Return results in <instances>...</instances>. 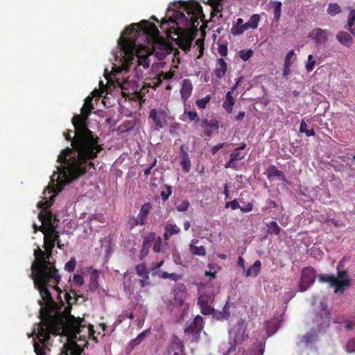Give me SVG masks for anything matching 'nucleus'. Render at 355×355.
Listing matches in <instances>:
<instances>
[{
    "label": "nucleus",
    "mask_w": 355,
    "mask_h": 355,
    "mask_svg": "<svg viewBox=\"0 0 355 355\" xmlns=\"http://www.w3.org/2000/svg\"><path fill=\"white\" fill-rule=\"evenodd\" d=\"M92 97L87 96L81 108V114L73 116L71 123L76 128V137L72 148L62 150L58 157L60 166L58 170L69 180H76L94 166L92 162L103 150L100 139L91 131L87 121L94 106Z\"/></svg>",
    "instance_id": "f257e3e1"
},
{
    "label": "nucleus",
    "mask_w": 355,
    "mask_h": 355,
    "mask_svg": "<svg viewBox=\"0 0 355 355\" xmlns=\"http://www.w3.org/2000/svg\"><path fill=\"white\" fill-rule=\"evenodd\" d=\"M173 17H170L168 20H162L161 28L164 29L166 24H175L176 27L172 26L166 30V35L177 36V38L173 39L175 44L183 51H187L191 49L194 33L198 31V20L205 19L202 8L194 0L188 2L180 1L173 3Z\"/></svg>",
    "instance_id": "f03ea898"
},
{
    "label": "nucleus",
    "mask_w": 355,
    "mask_h": 355,
    "mask_svg": "<svg viewBox=\"0 0 355 355\" xmlns=\"http://www.w3.org/2000/svg\"><path fill=\"white\" fill-rule=\"evenodd\" d=\"M43 247L44 250L40 247L34 250L35 261L31 265V277L33 279L35 287L40 291V295H42L48 303L52 304L53 297L48 287H52L60 295L62 290L58 284L61 279V276L55 268V263L50 261L55 247L53 241L44 239Z\"/></svg>",
    "instance_id": "7ed1b4c3"
},
{
    "label": "nucleus",
    "mask_w": 355,
    "mask_h": 355,
    "mask_svg": "<svg viewBox=\"0 0 355 355\" xmlns=\"http://www.w3.org/2000/svg\"><path fill=\"white\" fill-rule=\"evenodd\" d=\"M42 301L40 302L41 305L40 315L42 320L38 324L37 338L40 342L44 345L50 339L51 334H64L77 337L78 332L72 329L66 323V318L57 316L51 312L55 308V302L53 300V303H48L41 295Z\"/></svg>",
    "instance_id": "20e7f679"
},
{
    "label": "nucleus",
    "mask_w": 355,
    "mask_h": 355,
    "mask_svg": "<svg viewBox=\"0 0 355 355\" xmlns=\"http://www.w3.org/2000/svg\"><path fill=\"white\" fill-rule=\"evenodd\" d=\"M159 33L158 29L153 23L147 20H142L140 23H133L128 26L123 32L119 40V44L123 51L126 67H129V63L135 59V53L138 46L141 44L138 41L140 35H143L144 40H148L150 35Z\"/></svg>",
    "instance_id": "39448f33"
},
{
    "label": "nucleus",
    "mask_w": 355,
    "mask_h": 355,
    "mask_svg": "<svg viewBox=\"0 0 355 355\" xmlns=\"http://www.w3.org/2000/svg\"><path fill=\"white\" fill-rule=\"evenodd\" d=\"M64 300L67 302L68 306L64 308L62 311H60L57 309V305H55V308L51 311L53 313H54L57 316H62L66 318V323L71 327L72 329L77 330L78 334L82 331V328H87V333L89 336H92L94 340H96V338L94 337L95 331L94 330V327L92 324H89L88 327H86L85 320L84 319H80V318H75L73 315H71V306L73 303H76L77 299L71 296L70 293L66 292L64 293Z\"/></svg>",
    "instance_id": "423d86ee"
},
{
    "label": "nucleus",
    "mask_w": 355,
    "mask_h": 355,
    "mask_svg": "<svg viewBox=\"0 0 355 355\" xmlns=\"http://www.w3.org/2000/svg\"><path fill=\"white\" fill-rule=\"evenodd\" d=\"M337 269L336 275L334 274H320L318 277V281L321 284H328L329 288H334L335 294L342 295L350 287L351 279L347 270H340L338 266Z\"/></svg>",
    "instance_id": "0eeeda50"
},
{
    "label": "nucleus",
    "mask_w": 355,
    "mask_h": 355,
    "mask_svg": "<svg viewBox=\"0 0 355 355\" xmlns=\"http://www.w3.org/2000/svg\"><path fill=\"white\" fill-rule=\"evenodd\" d=\"M247 323L244 319H240L237 323L229 331L230 339H233V343H230L232 345L227 352L228 355L232 351L236 350V345L243 342L248 338V334L246 332Z\"/></svg>",
    "instance_id": "6e6552de"
},
{
    "label": "nucleus",
    "mask_w": 355,
    "mask_h": 355,
    "mask_svg": "<svg viewBox=\"0 0 355 355\" xmlns=\"http://www.w3.org/2000/svg\"><path fill=\"white\" fill-rule=\"evenodd\" d=\"M203 327L202 317L197 315L191 322L188 323L184 329L185 335L189 338L191 342H197L200 338Z\"/></svg>",
    "instance_id": "1a4fd4ad"
},
{
    "label": "nucleus",
    "mask_w": 355,
    "mask_h": 355,
    "mask_svg": "<svg viewBox=\"0 0 355 355\" xmlns=\"http://www.w3.org/2000/svg\"><path fill=\"white\" fill-rule=\"evenodd\" d=\"M316 270L312 267H305L302 270L300 282L299 285L300 291L304 292L315 281Z\"/></svg>",
    "instance_id": "9d476101"
},
{
    "label": "nucleus",
    "mask_w": 355,
    "mask_h": 355,
    "mask_svg": "<svg viewBox=\"0 0 355 355\" xmlns=\"http://www.w3.org/2000/svg\"><path fill=\"white\" fill-rule=\"evenodd\" d=\"M214 301V295L213 294H205L200 291L198 304L200 306L201 312L204 315H209L212 313L214 309L211 304Z\"/></svg>",
    "instance_id": "9b49d317"
},
{
    "label": "nucleus",
    "mask_w": 355,
    "mask_h": 355,
    "mask_svg": "<svg viewBox=\"0 0 355 355\" xmlns=\"http://www.w3.org/2000/svg\"><path fill=\"white\" fill-rule=\"evenodd\" d=\"M329 32L321 28H313L308 35V37L313 40L316 46L324 45L328 41Z\"/></svg>",
    "instance_id": "f8f14e48"
},
{
    "label": "nucleus",
    "mask_w": 355,
    "mask_h": 355,
    "mask_svg": "<svg viewBox=\"0 0 355 355\" xmlns=\"http://www.w3.org/2000/svg\"><path fill=\"white\" fill-rule=\"evenodd\" d=\"M245 144H243L234 150L230 155V159L225 165V168H232L235 170L239 168V162L245 157V153L241 150H244Z\"/></svg>",
    "instance_id": "ddd939ff"
},
{
    "label": "nucleus",
    "mask_w": 355,
    "mask_h": 355,
    "mask_svg": "<svg viewBox=\"0 0 355 355\" xmlns=\"http://www.w3.org/2000/svg\"><path fill=\"white\" fill-rule=\"evenodd\" d=\"M201 127L203 130L204 135L206 136H211L216 132L219 128V123L216 119H202L201 121Z\"/></svg>",
    "instance_id": "4468645a"
},
{
    "label": "nucleus",
    "mask_w": 355,
    "mask_h": 355,
    "mask_svg": "<svg viewBox=\"0 0 355 355\" xmlns=\"http://www.w3.org/2000/svg\"><path fill=\"white\" fill-rule=\"evenodd\" d=\"M154 241H155V232H151L144 238L140 254L141 259H144L148 254L150 248Z\"/></svg>",
    "instance_id": "2eb2a0df"
},
{
    "label": "nucleus",
    "mask_w": 355,
    "mask_h": 355,
    "mask_svg": "<svg viewBox=\"0 0 355 355\" xmlns=\"http://www.w3.org/2000/svg\"><path fill=\"white\" fill-rule=\"evenodd\" d=\"M149 117L153 119L157 130L163 128L166 124L165 114L164 112L158 113L156 109H152L150 111Z\"/></svg>",
    "instance_id": "dca6fc26"
},
{
    "label": "nucleus",
    "mask_w": 355,
    "mask_h": 355,
    "mask_svg": "<svg viewBox=\"0 0 355 355\" xmlns=\"http://www.w3.org/2000/svg\"><path fill=\"white\" fill-rule=\"evenodd\" d=\"M168 354H174V352H178L179 353L185 352V347L182 340L177 336H173L171 343L167 347Z\"/></svg>",
    "instance_id": "f3484780"
},
{
    "label": "nucleus",
    "mask_w": 355,
    "mask_h": 355,
    "mask_svg": "<svg viewBox=\"0 0 355 355\" xmlns=\"http://www.w3.org/2000/svg\"><path fill=\"white\" fill-rule=\"evenodd\" d=\"M180 165L184 172L188 173L191 169V161L188 153L185 150L184 146L181 145L180 148Z\"/></svg>",
    "instance_id": "a211bd4d"
},
{
    "label": "nucleus",
    "mask_w": 355,
    "mask_h": 355,
    "mask_svg": "<svg viewBox=\"0 0 355 355\" xmlns=\"http://www.w3.org/2000/svg\"><path fill=\"white\" fill-rule=\"evenodd\" d=\"M39 220L43 225H58V219L51 211H47L45 214L40 212L38 214Z\"/></svg>",
    "instance_id": "6ab92c4d"
},
{
    "label": "nucleus",
    "mask_w": 355,
    "mask_h": 355,
    "mask_svg": "<svg viewBox=\"0 0 355 355\" xmlns=\"http://www.w3.org/2000/svg\"><path fill=\"white\" fill-rule=\"evenodd\" d=\"M199 241L193 239L189 244V250L192 254L198 256H205L206 254V249L202 245H198Z\"/></svg>",
    "instance_id": "aec40b11"
},
{
    "label": "nucleus",
    "mask_w": 355,
    "mask_h": 355,
    "mask_svg": "<svg viewBox=\"0 0 355 355\" xmlns=\"http://www.w3.org/2000/svg\"><path fill=\"white\" fill-rule=\"evenodd\" d=\"M193 90V85L189 79H184L182 82L180 90L182 98L186 101L191 96Z\"/></svg>",
    "instance_id": "412c9836"
},
{
    "label": "nucleus",
    "mask_w": 355,
    "mask_h": 355,
    "mask_svg": "<svg viewBox=\"0 0 355 355\" xmlns=\"http://www.w3.org/2000/svg\"><path fill=\"white\" fill-rule=\"evenodd\" d=\"M175 76V71L170 70L168 72H160L156 77L153 79V87H158L162 83L163 80H170Z\"/></svg>",
    "instance_id": "4be33fe9"
},
{
    "label": "nucleus",
    "mask_w": 355,
    "mask_h": 355,
    "mask_svg": "<svg viewBox=\"0 0 355 355\" xmlns=\"http://www.w3.org/2000/svg\"><path fill=\"white\" fill-rule=\"evenodd\" d=\"M336 37L337 40L343 46L350 47L353 44V38L347 32L340 31L336 34Z\"/></svg>",
    "instance_id": "5701e85b"
},
{
    "label": "nucleus",
    "mask_w": 355,
    "mask_h": 355,
    "mask_svg": "<svg viewBox=\"0 0 355 355\" xmlns=\"http://www.w3.org/2000/svg\"><path fill=\"white\" fill-rule=\"evenodd\" d=\"M180 232V229L175 224L168 223L164 227V239L168 241L172 236L178 234Z\"/></svg>",
    "instance_id": "b1692460"
},
{
    "label": "nucleus",
    "mask_w": 355,
    "mask_h": 355,
    "mask_svg": "<svg viewBox=\"0 0 355 355\" xmlns=\"http://www.w3.org/2000/svg\"><path fill=\"white\" fill-rule=\"evenodd\" d=\"M153 275H157L159 277L166 279H170L173 281H178L182 279L183 275L182 274H178V273H168V272H161V271H155L153 272Z\"/></svg>",
    "instance_id": "393cba45"
},
{
    "label": "nucleus",
    "mask_w": 355,
    "mask_h": 355,
    "mask_svg": "<svg viewBox=\"0 0 355 355\" xmlns=\"http://www.w3.org/2000/svg\"><path fill=\"white\" fill-rule=\"evenodd\" d=\"M260 20V15L259 14H254L250 17L249 20L244 24L245 28H246L247 30H255L257 28Z\"/></svg>",
    "instance_id": "a878e982"
},
{
    "label": "nucleus",
    "mask_w": 355,
    "mask_h": 355,
    "mask_svg": "<svg viewBox=\"0 0 355 355\" xmlns=\"http://www.w3.org/2000/svg\"><path fill=\"white\" fill-rule=\"evenodd\" d=\"M151 208V204L147 202L143 205L140 209L139 213L137 216L141 221L144 222V224L146 223V220L148 218V216L150 211Z\"/></svg>",
    "instance_id": "bb28decb"
},
{
    "label": "nucleus",
    "mask_w": 355,
    "mask_h": 355,
    "mask_svg": "<svg viewBox=\"0 0 355 355\" xmlns=\"http://www.w3.org/2000/svg\"><path fill=\"white\" fill-rule=\"evenodd\" d=\"M149 55L146 54L141 55L139 54V51L137 52V67L136 69L137 70V68L140 66H142L144 69H148L150 67V61L148 59Z\"/></svg>",
    "instance_id": "cd10ccee"
},
{
    "label": "nucleus",
    "mask_w": 355,
    "mask_h": 355,
    "mask_svg": "<svg viewBox=\"0 0 355 355\" xmlns=\"http://www.w3.org/2000/svg\"><path fill=\"white\" fill-rule=\"evenodd\" d=\"M234 103V98L232 96V92L230 91L226 94L225 101L223 102V108L230 114L232 112V107Z\"/></svg>",
    "instance_id": "c85d7f7f"
},
{
    "label": "nucleus",
    "mask_w": 355,
    "mask_h": 355,
    "mask_svg": "<svg viewBox=\"0 0 355 355\" xmlns=\"http://www.w3.org/2000/svg\"><path fill=\"white\" fill-rule=\"evenodd\" d=\"M135 271L137 275L141 278L149 279V271L147 269L146 265L144 263L137 264L135 266Z\"/></svg>",
    "instance_id": "c756f323"
},
{
    "label": "nucleus",
    "mask_w": 355,
    "mask_h": 355,
    "mask_svg": "<svg viewBox=\"0 0 355 355\" xmlns=\"http://www.w3.org/2000/svg\"><path fill=\"white\" fill-rule=\"evenodd\" d=\"M342 12L340 6L337 3H331L327 8V13L331 16H335Z\"/></svg>",
    "instance_id": "7c9ffc66"
},
{
    "label": "nucleus",
    "mask_w": 355,
    "mask_h": 355,
    "mask_svg": "<svg viewBox=\"0 0 355 355\" xmlns=\"http://www.w3.org/2000/svg\"><path fill=\"white\" fill-rule=\"evenodd\" d=\"M267 227L268 229V233L272 234L276 236H278L281 232V228L277 223V222L272 220L268 224H267Z\"/></svg>",
    "instance_id": "2f4dec72"
},
{
    "label": "nucleus",
    "mask_w": 355,
    "mask_h": 355,
    "mask_svg": "<svg viewBox=\"0 0 355 355\" xmlns=\"http://www.w3.org/2000/svg\"><path fill=\"white\" fill-rule=\"evenodd\" d=\"M268 171V177H277L279 178H282L284 176V173L280 170L277 169V167L274 165H271L267 170Z\"/></svg>",
    "instance_id": "473e14b6"
},
{
    "label": "nucleus",
    "mask_w": 355,
    "mask_h": 355,
    "mask_svg": "<svg viewBox=\"0 0 355 355\" xmlns=\"http://www.w3.org/2000/svg\"><path fill=\"white\" fill-rule=\"evenodd\" d=\"M58 225H43L40 226L39 231L42 232L43 234H55L58 231L56 230Z\"/></svg>",
    "instance_id": "72a5a7b5"
},
{
    "label": "nucleus",
    "mask_w": 355,
    "mask_h": 355,
    "mask_svg": "<svg viewBox=\"0 0 355 355\" xmlns=\"http://www.w3.org/2000/svg\"><path fill=\"white\" fill-rule=\"evenodd\" d=\"M300 132L302 133H305L307 137L314 136L315 134L313 128L310 130L307 128V124L304 120H302L300 123Z\"/></svg>",
    "instance_id": "f704fd0d"
},
{
    "label": "nucleus",
    "mask_w": 355,
    "mask_h": 355,
    "mask_svg": "<svg viewBox=\"0 0 355 355\" xmlns=\"http://www.w3.org/2000/svg\"><path fill=\"white\" fill-rule=\"evenodd\" d=\"M144 225L145 224L144 223V222L141 221L138 216L130 217V218H129V219L128 220V226L130 230L133 229L134 227H135L137 225Z\"/></svg>",
    "instance_id": "c9c22d12"
},
{
    "label": "nucleus",
    "mask_w": 355,
    "mask_h": 355,
    "mask_svg": "<svg viewBox=\"0 0 355 355\" xmlns=\"http://www.w3.org/2000/svg\"><path fill=\"white\" fill-rule=\"evenodd\" d=\"M317 338L318 335L315 332H309L303 336L302 341L307 345L315 341Z\"/></svg>",
    "instance_id": "e433bc0d"
},
{
    "label": "nucleus",
    "mask_w": 355,
    "mask_h": 355,
    "mask_svg": "<svg viewBox=\"0 0 355 355\" xmlns=\"http://www.w3.org/2000/svg\"><path fill=\"white\" fill-rule=\"evenodd\" d=\"M316 317V322L320 324H323L329 318V312L326 309H323Z\"/></svg>",
    "instance_id": "4c0bfd02"
},
{
    "label": "nucleus",
    "mask_w": 355,
    "mask_h": 355,
    "mask_svg": "<svg viewBox=\"0 0 355 355\" xmlns=\"http://www.w3.org/2000/svg\"><path fill=\"white\" fill-rule=\"evenodd\" d=\"M211 96L209 95L206 96L205 98L198 99L196 101L197 107L200 109H204L206 107L207 103L210 101Z\"/></svg>",
    "instance_id": "58836bf2"
},
{
    "label": "nucleus",
    "mask_w": 355,
    "mask_h": 355,
    "mask_svg": "<svg viewBox=\"0 0 355 355\" xmlns=\"http://www.w3.org/2000/svg\"><path fill=\"white\" fill-rule=\"evenodd\" d=\"M247 31L246 28H245V25L243 26H238L234 24L231 28V33L234 35H241L244 31Z\"/></svg>",
    "instance_id": "ea45409f"
},
{
    "label": "nucleus",
    "mask_w": 355,
    "mask_h": 355,
    "mask_svg": "<svg viewBox=\"0 0 355 355\" xmlns=\"http://www.w3.org/2000/svg\"><path fill=\"white\" fill-rule=\"evenodd\" d=\"M282 12V3L280 1H276L274 7V19L278 21L280 19Z\"/></svg>",
    "instance_id": "a19ab883"
},
{
    "label": "nucleus",
    "mask_w": 355,
    "mask_h": 355,
    "mask_svg": "<svg viewBox=\"0 0 355 355\" xmlns=\"http://www.w3.org/2000/svg\"><path fill=\"white\" fill-rule=\"evenodd\" d=\"M76 263V260L74 258H71V259L65 263L64 270L69 272L74 271Z\"/></svg>",
    "instance_id": "79ce46f5"
},
{
    "label": "nucleus",
    "mask_w": 355,
    "mask_h": 355,
    "mask_svg": "<svg viewBox=\"0 0 355 355\" xmlns=\"http://www.w3.org/2000/svg\"><path fill=\"white\" fill-rule=\"evenodd\" d=\"M253 55V51L251 49L241 50L239 51V57L244 61L249 60Z\"/></svg>",
    "instance_id": "37998d69"
},
{
    "label": "nucleus",
    "mask_w": 355,
    "mask_h": 355,
    "mask_svg": "<svg viewBox=\"0 0 355 355\" xmlns=\"http://www.w3.org/2000/svg\"><path fill=\"white\" fill-rule=\"evenodd\" d=\"M316 62L313 60V56L312 55H309L308 56V60L306 63V70L308 72H311L313 70L315 66Z\"/></svg>",
    "instance_id": "c03bdc74"
},
{
    "label": "nucleus",
    "mask_w": 355,
    "mask_h": 355,
    "mask_svg": "<svg viewBox=\"0 0 355 355\" xmlns=\"http://www.w3.org/2000/svg\"><path fill=\"white\" fill-rule=\"evenodd\" d=\"M74 129H76L75 127H74ZM64 137L67 141H71V146H72V145H73L72 141H73V139L76 137V130H74V131L71 130H67L66 132H64ZM68 148H70L69 147H68Z\"/></svg>",
    "instance_id": "a18cd8bd"
},
{
    "label": "nucleus",
    "mask_w": 355,
    "mask_h": 355,
    "mask_svg": "<svg viewBox=\"0 0 355 355\" xmlns=\"http://www.w3.org/2000/svg\"><path fill=\"white\" fill-rule=\"evenodd\" d=\"M166 191H162L160 194L161 198L164 201H166L172 193V187L171 186L166 185Z\"/></svg>",
    "instance_id": "49530a36"
},
{
    "label": "nucleus",
    "mask_w": 355,
    "mask_h": 355,
    "mask_svg": "<svg viewBox=\"0 0 355 355\" xmlns=\"http://www.w3.org/2000/svg\"><path fill=\"white\" fill-rule=\"evenodd\" d=\"M162 241L160 237L155 236V241L153 242V250L155 252H159L162 250Z\"/></svg>",
    "instance_id": "de8ad7c7"
},
{
    "label": "nucleus",
    "mask_w": 355,
    "mask_h": 355,
    "mask_svg": "<svg viewBox=\"0 0 355 355\" xmlns=\"http://www.w3.org/2000/svg\"><path fill=\"white\" fill-rule=\"evenodd\" d=\"M189 205V202L187 200H184L176 205V209L178 211H185L188 209Z\"/></svg>",
    "instance_id": "09e8293b"
},
{
    "label": "nucleus",
    "mask_w": 355,
    "mask_h": 355,
    "mask_svg": "<svg viewBox=\"0 0 355 355\" xmlns=\"http://www.w3.org/2000/svg\"><path fill=\"white\" fill-rule=\"evenodd\" d=\"M34 351L37 355H45L44 347L40 345L36 341L34 340L33 343Z\"/></svg>",
    "instance_id": "8fccbe9b"
},
{
    "label": "nucleus",
    "mask_w": 355,
    "mask_h": 355,
    "mask_svg": "<svg viewBox=\"0 0 355 355\" xmlns=\"http://www.w3.org/2000/svg\"><path fill=\"white\" fill-rule=\"evenodd\" d=\"M355 21V10L352 9L347 17V26L352 27Z\"/></svg>",
    "instance_id": "3c124183"
},
{
    "label": "nucleus",
    "mask_w": 355,
    "mask_h": 355,
    "mask_svg": "<svg viewBox=\"0 0 355 355\" xmlns=\"http://www.w3.org/2000/svg\"><path fill=\"white\" fill-rule=\"evenodd\" d=\"M225 208L230 207L232 210H235L236 209H240V205L239 202L236 200H234L232 201L227 202L225 205Z\"/></svg>",
    "instance_id": "603ef678"
},
{
    "label": "nucleus",
    "mask_w": 355,
    "mask_h": 355,
    "mask_svg": "<svg viewBox=\"0 0 355 355\" xmlns=\"http://www.w3.org/2000/svg\"><path fill=\"white\" fill-rule=\"evenodd\" d=\"M148 87H153L154 89L156 88L155 87H153V79L151 80V82H150L148 83H144V85L141 88L140 92H139L141 95L144 96L148 92Z\"/></svg>",
    "instance_id": "864d4df0"
},
{
    "label": "nucleus",
    "mask_w": 355,
    "mask_h": 355,
    "mask_svg": "<svg viewBox=\"0 0 355 355\" xmlns=\"http://www.w3.org/2000/svg\"><path fill=\"white\" fill-rule=\"evenodd\" d=\"M261 266V263L259 260H257L254 261L252 266H251L249 268L252 270V272H257V276L260 272Z\"/></svg>",
    "instance_id": "5fc2aeb1"
},
{
    "label": "nucleus",
    "mask_w": 355,
    "mask_h": 355,
    "mask_svg": "<svg viewBox=\"0 0 355 355\" xmlns=\"http://www.w3.org/2000/svg\"><path fill=\"white\" fill-rule=\"evenodd\" d=\"M346 350L348 352H355V338L349 340L346 345Z\"/></svg>",
    "instance_id": "6e6d98bb"
},
{
    "label": "nucleus",
    "mask_w": 355,
    "mask_h": 355,
    "mask_svg": "<svg viewBox=\"0 0 355 355\" xmlns=\"http://www.w3.org/2000/svg\"><path fill=\"white\" fill-rule=\"evenodd\" d=\"M184 113L188 116L190 121H199V118L196 112L185 110Z\"/></svg>",
    "instance_id": "4d7b16f0"
},
{
    "label": "nucleus",
    "mask_w": 355,
    "mask_h": 355,
    "mask_svg": "<svg viewBox=\"0 0 355 355\" xmlns=\"http://www.w3.org/2000/svg\"><path fill=\"white\" fill-rule=\"evenodd\" d=\"M73 281L78 286H82L84 284L83 278L80 275L75 274L73 277Z\"/></svg>",
    "instance_id": "13d9d810"
},
{
    "label": "nucleus",
    "mask_w": 355,
    "mask_h": 355,
    "mask_svg": "<svg viewBox=\"0 0 355 355\" xmlns=\"http://www.w3.org/2000/svg\"><path fill=\"white\" fill-rule=\"evenodd\" d=\"M144 336H145L144 332L139 334L135 339L132 340V344L133 345H139L143 340Z\"/></svg>",
    "instance_id": "bf43d9fd"
},
{
    "label": "nucleus",
    "mask_w": 355,
    "mask_h": 355,
    "mask_svg": "<svg viewBox=\"0 0 355 355\" xmlns=\"http://www.w3.org/2000/svg\"><path fill=\"white\" fill-rule=\"evenodd\" d=\"M222 0H208V3L211 6L212 9L215 8L216 10H218V8L220 4V1Z\"/></svg>",
    "instance_id": "052dcab7"
},
{
    "label": "nucleus",
    "mask_w": 355,
    "mask_h": 355,
    "mask_svg": "<svg viewBox=\"0 0 355 355\" xmlns=\"http://www.w3.org/2000/svg\"><path fill=\"white\" fill-rule=\"evenodd\" d=\"M217 62L219 64L220 67L217 68L215 70V73L217 77L220 78L222 76V58H218Z\"/></svg>",
    "instance_id": "680f3d73"
},
{
    "label": "nucleus",
    "mask_w": 355,
    "mask_h": 355,
    "mask_svg": "<svg viewBox=\"0 0 355 355\" xmlns=\"http://www.w3.org/2000/svg\"><path fill=\"white\" fill-rule=\"evenodd\" d=\"M53 198L52 197L49 201L46 200L45 202H40L38 203V207H42L44 209H45L46 207L51 205V204L53 202Z\"/></svg>",
    "instance_id": "e2e57ef3"
},
{
    "label": "nucleus",
    "mask_w": 355,
    "mask_h": 355,
    "mask_svg": "<svg viewBox=\"0 0 355 355\" xmlns=\"http://www.w3.org/2000/svg\"><path fill=\"white\" fill-rule=\"evenodd\" d=\"M253 205L251 202L248 203L245 207L240 206V210L243 213H248L252 210Z\"/></svg>",
    "instance_id": "0e129e2a"
},
{
    "label": "nucleus",
    "mask_w": 355,
    "mask_h": 355,
    "mask_svg": "<svg viewBox=\"0 0 355 355\" xmlns=\"http://www.w3.org/2000/svg\"><path fill=\"white\" fill-rule=\"evenodd\" d=\"M98 278V271L96 269L92 270L90 275V281L92 282H97V279Z\"/></svg>",
    "instance_id": "69168bd1"
},
{
    "label": "nucleus",
    "mask_w": 355,
    "mask_h": 355,
    "mask_svg": "<svg viewBox=\"0 0 355 355\" xmlns=\"http://www.w3.org/2000/svg\"><path fill=\"white\" fill-rule=\"evenodd\" d=\"M210 270L209 271H205V275L206 276H210L209 279H215L216 278V270H212V267L211 265H209Z\"/></svg>",
    "instance_id": "338daca9"
},
{
    "label": "nucleus",
    "mask_w": 355,
    "mask_h": 355,
    "mask_svg": "<svg viewBox=\"0 0 355 355\" xmlns=\"http://www.w3.org/2000/svg\"><path fill=\"white\" fill-rule=\"evenodd\" d=\"M290 73V64L284 63L283 69V76H287Z\"/></svg>",
    "instance_id": "774afa93"
}]
</instances>
